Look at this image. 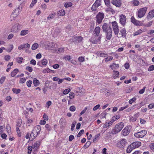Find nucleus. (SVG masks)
I'll list each match as a JSON object with an SVG mask.
<instances>
[{
    "label": "nucleus",
    "mask_w": 154,
    "mask_h": 154,
    "mask_svg": "<svg viewBox=\"0 0 154 154\" xmlns=\"http://www.w3.org/2000/svg\"><path fill=\"white\" fill-rule=\"evenodd\" d=\"M101 29L100 27H96L93 31L94 38H91L90 41L93 44H97L100 42L101 38L102 35L100 34Z\"/></svg>",
    "instance_id": "nucleus-1"
},
{
    "label": "nucleus",
    "mask_w": 154,
    "mask_h": 154,
    "mask_svg": "<svg viewBox=\"0 0 154 154\" xmlns=\"http://www.w3.org/2000/svg\"><path fill=\"white\" fill-rule=\"evenodd\" d=\"M124 124L123 122H120L116 124L111 131V133L115 134L119 132L123 128Z\"/></svg>",
    "instance_id": "nucleus-2"
},
{
    "label": "nucleus",
    "mask_w": 154,
    "mask_h": 154,
    "mask_svg": "<svg viewBox=\"0 0 154 154\" xmlns=\"http://www.w3.org/2000/svg\"><path fill=\"white\" fill-rule=\"evenodd\" d=\"M147 9V7H145L138 9L136 12V15L137 17L141 18L143 17L145 14Z\"/></svg>",
    "instance_id": "nucleus-3"
},
{
    "label": "nucleus",
    "mask_w": 154,
    "mask_h": 154,
    "mask_svg": "<svg viewBox=\"0 0 154 154\" xmlns=\"http://www.w3.org/2000/svg\"><path fill=\"white\" fill-rule=\"evenodd\" d=\"M147 131L145 130H142L134 134V136L137 138H142L146 134Z\"/></svg>",
    "instance_id": "nucleus-4"
},
{
    "label": "nucleus",
    "mask_w": 154,
    "mask_h": 154,
    "mask_svg": "<svg viewBox=\"0 0 154 154\" xmlns=\"http://www.w3.org/2000/svg\"><path fill=\"white\" fill-rule=\"evenodd\" d=\"M112 25L114 33L116 35H118L119 32V28L117 23L116 21H114L112 22Z\"/></svg>",
    "instance_id": "nucleus-5"
},
{
    "label": "nucleus",
    "mask_w": 154,
    "mask_h": 154,
    "mask_svg": "<svg viewBox=\"0 0 154 154\" xmlns=\"http://www.w3.org/2000/svg\"><path fill=\"white\" fill-rule=\"evenodd\" d=\"M104 14L103 13L99 12L96 16V22L98 24L101 23L103 19L104 18Z\"/></svg>",
    "instance_id": "nucleus-6"
},
{
    "label": "nucleus",
    "mask_w": 154,
    "mask_h": 154,
    "mask_svg": "<svg viewBox=\"0 0 154 154\" xmlns=\"http://www.w3.org/2000/svg\"><path fill=\"white\" fill-rule=\"evenodd\" d=\"M126 19V17L125 15L122 14L119 16V23L123 26L125 25Z\"/></svg>",
    "instance_id": "nucleus-7"
},
{
    "label": "nucleus",
    "mask_w": 154,
    "mask_h": 154,
    "mask_svg": "<svg viewBox=\"0 0 154 154\" xmlns=\"http://www.w3.org/2000/svg\"><path fill=\"white\" fill-rule=\"evenodd\" d=\"M126 140L125 139L121 140L117 143V146L120 148H123L126 145Z\"/></svg>",
    "instance_id": "nucleus-8"
},
{
    "label": "nucleus",
    "mask_w": 154,
    "mask_h": 154,
    "mask_svg": "<svg viewBox=\"0 0 154 154\" xmlns=\"http://www.w3.org/2000/svg\"><path fill=\"white\" fill-rule=\"evenodd\" d=\"M130 127L128 126H127L122 130V134L124 136H127L130 133Z\"/></svg>",
    "instance_id": "nucleus-9"
},
{
    "label": "nucleus",
    "mask_w": 154,
    "mask_h": 154,
    "mask_svg": "<svg viewBox=\"0 0 154 154\" xmlns=\"http://www.w3.org/2000/svg\"><path fill=\"white\" fill-rule=\"evenodd\" d=\"M21 26L19 23H16L13 26L11 30L14 32H16L20 29Z\"/></svg>",
    "instance_id": "nucleus-10"
},
{
    "label": "nucleus",
    "mask_w": 154,
    "mask_h": 154,
    "mask_svg": "<svg viewBox=\"0 0 154 154\" xmlns=\"http://www.w3.org/2000/svg\"><path fill=\"white\" fill-rule=\"evenodd\" d=\"M111 3L117 7H119L122 5V2L120 0H112Z\"/></svg>",
    "instance_id": "nucleus-11"
},
{
    "label": "nucleus",
    "mask_w": 154,
    "mask_h": 154,
    "mask_svg": "<svg viewBox=\"0 0 154 154\" xmlns=\"http://www.w3.org/2000/svg\"><path fill=\"white\" fill-rule=\"evenodd\" d=\"M16 11V10L15 9L14 10V12L11 14L10 17L11 21L14 20L18 16V14Z\"/></svg>",
    "instance_id": "nucleus-12"
},
{
    "label": "nucleus",
    "mask_w": 154,
    "mask_h": 154,
    "mask_svg": "<svg viewBox=\"0 0 154 154\" xmlns=\"http://www.w3.org/2000/svg\"><path fill=\"white\" fill-rule=\"evenodd\" d=\"M132 146V148L134 149H135L139 147V146H141V143L140 142L137 141L134 142L131 144Z\"/></svg>",
    "instance_id": "nucleus-13"
},
{
    "label": "nucleus",
    "mask_w": 154,
    "mask_h": 154,
    "mask_svg": "<svg viewBox=\"0 0 154 154\" xmlns=\"http://www.w3.org/2000/svg\"><path fill=\"white\" fill-rule=\"evenodd\" d=\"M111 29L110 26L106 23H104L103 25L102 29L103 32Z\"/></svg>",
    "instance_id": "nucleus-14"
},
{
    "label": "nucleus",
    "mask_w": 154,
    "mask_h": 154,
    "mask_svg": "<svg viewBox=\"0 0 154 154\" xmlns=\"http://www.w3.org/2000/svg\"><path fill=\"white\" fill-rule=\"evenodd\" d=\"M41 142L40 141H37L36 142L34 143L33 145V148L35 150H37L39 148L41 145Z\"/></svg>",
    "instance_id": "nucleus-15"
},
{
    "label": "nucleus",
    "mask_w": 154,
    "mask_h": 154,
    "mask_svg": "<svg viewBox=\"0 0 154 154\" xmlns=\"http://www.w3.org/2000/svg\"><path fill=\"white\" fill-rule=\"evenodd\" d=\"M38 134L34 129L31 132L30 135V137L32 138V139H35L38 135Z\"/></svg>",
    "instance_id": "nucleus-16"
},
{
    "label": "nucleus",
    "mask_w": 154,
    "mask_h": 154,
    "mask_svg": "<svg viewBox=\"0 0 154 154\" xmlns=\"http://www.w3.org/2000/svg\"><path fill=\"white\" fill-rule=\"evenodd\" d=\"M109 67L112 70L116 69L119 68V65L118 64H116L114 62Z\"/></svg>",
    "instance_id": "nucleus-17"
},
{
    "label": "nucleus",
    "mask_w": 154,
    "mask_h": 154,
    "mask_svg": "<svg viewBox=\"0 0 154 154\" xmlns=\"http://www.w3.org/2000/svg\"><path fill=\"white\" fill-rule=\"evenodd\" d=\"M154 17V10L150 11L149 13L147 16V19L152 18Z\"/></svg>",
    "instance_id": "nucleus-18"
},
{
    "label": "nucleus",
    "mask_w": 154,
    "mask_h": 154,
    "mask_svg": "<svg viewBox=\"0 0 154 154\" xmlns=\"http://www.w3.org/2000/svg\"><path fill=\"white\" fill-rule=\"evenodd\" d=\"M122 37H126L127 35L126 30L125 28L122 29L120 31Z\"/></svg>",
    "instance_id": "nucleus-19"
},
{
    "label": "nucleus",
    "mask_w": 154,
    "mask_h": 154,
    "mask_svg": "<svg viewBox=\"0 0 154 154\" xmlns=\"http://www.w3.org/2000/svg\"><path fill=\"white\" fill-rule=\"evenodd\" d=\"M119 71L115 70H113L112 77L114 79H115L117 78H118L119 77Z\"/></svg>",
    "instance_id": "nucleus-20"
},
{
    "label": "nucleus",
    "mask_w": 154,
    "mask_h": 154,
    "mask_svg": "<svg viewBox=\"0 0 154 154\" xmlns=\"http://www.w3.org/2000/svg\"><path fill=\"white\" fill-rule=\"evenodd\" d=\"M34 129L36 131V132L38 134H40L41 129V126L39 125H37L34 128Z\"/></svg>",
    "instance_id": "nucleus-21"
},
{
    "label": "nucleus",
    "mask_w": 154,
    "mask_h": 154,
    "mask_svg": "<svg viewBox=\"0 0 154 154\" xmlns=\"http://www.w3.org/2000/svg\"><path fill=\"white\" fill-rule=\"evenodd\" d=\"M65 10L64 9H61L57 12V15L59 16H64L65 15Z\"/></svg>",
    "instance_id": "nucleus-22"
},
{
    "label": "nucleus",
    "mask_w": 154,
    "mask_h": 154,
    "mask_svg": "<svg viewBox=\"0 0 154 154\" xmlns=\"http://www.w3.org/2000/svg\"><path fill=\"white\" fill-rule=\"evenodd\" d=\"M33 84L34 86L37 87L40 85V82L36 78H35L33 79Z\"/></svg>",
    "instance_id": "nucleus-23"
},
{
    "label": "nucleus",
    "mask_w": 154,
    "mask_h": 154,
    "mask_svg": "<svg viewBox=\"0 0 154 154\" xmlns=\"http://www.w3.org/2000/svg\"><path fill=\"white\" fill-rule=\"evenodd\" d=\"M120 117V116L119 115H118L113 116L111 120L113 123L114 122L119 119Z\"/></svg>",
    "instance_id": "nucleus-24"
},
{
    "label": "nucleus",
    "mask_w": 154,
    "mask_h": 154,
    "mask_svg": "<svg viewBox=\"0 0 154 154\" xmlns=\"http://www.w3.org/2000/svg\"><path fill=\"white\" fill-rule=\"evenodd\" d=\"M144 31L143 29H140L138 30L137 31L135 32L133 34V35L134 36H135L136 35H138L140 34H141L142 32H144Z\"/></svg>",
    "instance_id": "nucleus-25"
},
{
    "label": "nucleus",
    "mask_w": 154,
    "mask_h": 154,
    "mask_svg": "<svg viewBox=\"0 0 154 154\" xmlns=\"http://www.w3.org/2000/svg\"><path fill=\"white\" fill-rule=\"evenodd\" d=\"M18 72L19 70L18 69H14L11 73V76L13 77H14Z\"/></svg>",
    "instance_id": "nucleus-26"
},
{
    "label": "nucleus",
    "mask_w": 154,
    "mask_h": 154,
    "mask_svg": "<svg viewBox=\"0 0 154 154\" xmlns=\"http://www.w3.org/2000/svg\"><path fill=\"white\" fill-rule=\"evenodd\" d=\"M113 123L112 122L111 120L109 122H106L105 124L103 125V128H107L109 126L111 125Z\"/></svg>",
    "instance_id": "nucleus-27"
},
{
    "label": "nucleus",
    "mask_w": 154,
    "mask_h": 154,
    "mask_svg": "<svg viewBox=\"0 0 154 154\" xmlns=\"http://www.w3.org/2000/svg\"><path fill=\"white\" fill-rule=\"evenodd\" d=\"M131 3L134 6H138L140 4L139 1L137 0H133L131 2Z\"/></svg>",
    "instance_id": "nucleus-28"
},
{
    "label": "nucleus",
    "mask_w": 154,
    "mask_h": 154,
    "mask_svg": "<svg viewBox=\"0 0 154 154\" xmlns=\"http://www.w3.org/2000/svg\"><path fill=\"white\" fill-rule=\"evenodd\" d=\"M29 32V31L28 30H23L21 31L20 35L21 36H24L28 34Z\"/></svg>",
    "instance_id": "nucleus-29"
},
{
    "label": "nucleus",
    "mask_w": 154,
    "mask_h": 154,
    "mask_svg": "<svg viewBox=\"0 0 154 154\" xmlns=\"http://www.w3.org/2000/svg\"><path fill=\"white\" fill-rule=\"evenodd\" d=\"M98 54H99V56L102 57H105L108 55V54L106 52L103 53L101 51H98L97 53Z\"/></svg>",
    "instance_id": "nucleus-30"
},
{
    "label": "nucleus",
    "mask_w": 154,
    "mask_h": 154,
    "mask_svg": "<svg viewBox=\"0 0 154 154\" xmlns=\"http://www.w3.org/2000/svg\"><path fill=\"white\" fill-rule=\"evenodd\" d=\"M108 7L107 8L106 10V12H109V13H111L112 14H113L115 13V11L114 9H113L111 7Z\"/></svg>",
    "instance_id": "nucleus-31"
},
{
    "label": "nucleus",
    "mask_w": 154,
    "mask_h": 154,
    "mask_svg": "<svg viewBox=\"0 0 154 154\" xmlns=\"http://www.w3.org/2000/svg\"><path fill=\"white\" fill-rule=\"evenodd\" d=\"M22 120L21 119H18L17 120L16 124V128H19L20 127L22 123Z\"/></svg>",
    "instance_id": "nucleus-32"
},
{
    "label": "nucleus",
    "mask_w": 154,
    "mask_h": 154,
    "mask_svg": "<svg viewBox=\"0 0 154 154\" xmlns=\"http://www.w3.org/2000/svg\"><path fill=\"white\" fill-rule=\"evenodd\" d=\"M112 32L105 34L106 36L107 39L110 40L111 39L112 37Z\"/></svg>",
    "instance_id": "nucleus-33"
},
{
    "label": "nucleus",
    "mask_w": 154,
    "mask_h": 154,
    "mask_svg": "<svg viewBox=\"0 0 154 154\" xmlns=\"http://www.w3.org/2000/svg\"><path fill=\"white\" fill-rule=\"evenodd\" d=\"M133 149H134L132 148V146L131 145V144L128 147L126 150V152L127 153H130L132 151Z\"/></svg>",
    "instance_id": "nucleus-34"
},
{
    "label": "nucleus",
    "mask_w": 154,
    "mask_h": 154,
    "mask_svg": "<svg viewBox=\"0 0 154 154\" xmlns=\"http://www.w3.org/2000/svg\"><path fill=\"white\" fill-rule=\"evenodd\" d=\"M74 38L79 43L82 42L83 40V38L81 36H75L74 37Z\"/></svg>",
    "instance_id": "nucleus-35"
},
{
    "label": "nucleus",
    "mask_w": 154,
    "mask_h": 154,
    "mask_svg": "<svg viewBox=\"0 0 154 154\" xmlns=\"http://www.w3.org/2000/svg\"><path fill=\"white\" fill-rule=\"evenodd\" d=\"M24 60L23 58L22 57H18L16 58L17 62L19 64L22 63L23 62V61Z\"/></svg>",
    "instance_id": "nucleus-36"
},
{
    "label": "nucleus",
    "mask_w": 154,
    "mask_h": 154,
    "mask_svg": "<svg viewBox=\"0 0 154 154\" xmlns=\"http://www.w3.org/2000/svg\"><path fill=\"white\" fill-rule=\"evenodd\" d=\"M72 5V3L70 2H66L64 4V7L66 8L70 7Z\"/></svg>",
    "instance_id": "nucleus-37"
},
{
    "label": "nucleus",
    "mask_w": 154,
    "mask_h": 154,
    "mask_svg": "<svg viewBox=\"0 0 154 154\" xmlns=\"http://www.w3.org/2000/svg\"><path fill=\"white\" fill-rule=\"evenodd\" d=\"M12 91L14 93L16 94H19L21 91V90L20 89H17L14 88L12 89Z\"/></svg>",
    "instance_id": "nucleus-38"
},
{
    "label": "nucleus",
    "mask_w": 154,
    "mask_h": 154,
    "mask_svg": "<svg viewBox=\"0 0 154 154\" xmlns=\"http://www.w3.org/2000/svg\"><path fill=\"white\" fill-rule=\"evenodd\" d=\"M133 24L136 26H141L143 25V23H141L140 21L137 20H135Z\"/></svg>",
    "instance_id": "nucleus-39"
},
{
    "label": "nucleus",
    "mask_w": 154,
    "mask_h": 154,
    "mask_svg": "<svg viewBox=\"0 0 154 154\" xmlns=\"http://www.w3.org/2000/svg\"><path fill=\"white\" fill-rule=\"evenodd\" d=\"M38 45L37 43H34L32 46V49L35 50L38 47Z\"/></svg>",
    "instance_id": "nucleus-40"
},
{
    "label": "nucleus",
    "mask_w": 154,
    "mask_h": 154,
    "mask_svg": "<svg viewBox=\"0 0 154 154\" xmlns=\"http://www.w3.org/2000/svg\"><path fill=\"white\" fill-rule=\"evenodd\" d=\"M56 15V14L55 13H51L50 14L49 16L47 17L48 20H50V19H52Z\"/></svg>",
    "instance_id": "nucleus-41"
},
{
    "label": "nucleus",
    "mask_w": 154,
    "mask_h": 154,
    "mask_svg": "<svg viewBox=\"0 0 154 154\" xmlns=\"http://www.w3.org/2000/svg\"><path fill=\"white\" fill-rule=\"evenodd\" d=\"M100 136V133L98 134L97 135H95L94 137V139L93 141L95 143L96 141L99 139V138Z\"/></svg>",
    "instance_id": "nucleus-42"
},
{
    "label": "nucleus",
    "mask_w": 154,
    "mask_h": 154,
    "mask_svg": "<svg viewBox=\"0 0 154 154\" xmlns=\"http://www.w3.org/2000/svg\"><path fill=\"white\" fill-rule=\"evenodd\" d=\"M101 0H96L95 2L94 3V5L97 7H99L101 5L100 2Z\"/></svg>",
    "instance_id": "nucleus-43"
},
{
    "label": "nucleus",
    "mask_w": 154,
    "mask_h": 154,
    "mask_svg": "<svg viewBox=\"0 0 154 154\" xmlns=\"http://www.w3.org/2000/svg\"><path fill=\"white\" fill-rule=\"evenodd\" d=\"M71 91V89L70 88H68L65 89L63 91V94L64 95H66L68 94Z\"/></svg>",
    "instance_id": "nucleus-44"
},
{
    "label": "nucleus",
    "mask_w": 154,
    "mask_h": 154,
    "mask_svg": "<svg viewBox=\"0 0 154 154\" xmlns=\"http://www.w3.org/2000/svg\"><path fill=\"white\" fill-rule=\"evenodd\" d=\"M69 97L70 99H73L75 97L74 94L73 92H70L69 94V96H67V97Z\"/></svg>",
    "instance_id": "nucleus-45"
},
{
    "label": "nucleus",
    "mask_w": 154,
    "mask_h": 154,
    "mask_svg": "<svg viewBox=\"0 0 154 154\" xmlns=\"http://www.w3.org/2000/svg\"><path fill=\"white\" fill-rule=\"evenodd\" d=\"M136 100V98L134 97L130 100L128 103L130 104H132L133 102H135Z\"/></svg>",
    "instance_id": "nucleus-46"
},
{
    "label": "nucleus",
    "mask_w": 154,
    "mask_h": 154,
    "mask_svg": "<svg viewBox=\"0 0 154 154\" xmlns=\"http://www.w3.org/2000/svg\"><path fill=\"white\" fill-rule=\"evenodd\" d=\"M41 63L43 65H46L48 63V60L46 59H43L41 60Z\"/></svg>",
    "instance_id": "nucleus-47"
},
{
    "label": "nucleus",
    "mask_w": 154,
    "mask_h": 154,
    "mask_svg": "<svg viewBox=\"0 0 154 154\" xmlns=\"http://www.w3.org/2000/svg\"><path fill=\"white\" fill-rule=\"evenodd\" d=\"M37 0H32L31 3L30 4L29 6L30 8H32L37 2Z\"/></svg>",
    "instance_id": "nucleus-48"
},
{
    "label": "nucleus",
    "mask_w": 154,
    "mask_h": 154,
    "mask_svg": "<svg viewBox=\"0 0 154 154\" xmlns=\"http://www.w3.org/2000/svg\"><path fill=\"white\" fill-rule=\"evenodd\" d=\"M113 59V57L112 56H109L105 58L104 60L106 62H108L109 61Z\"/></svg>",
    "instance_id": "nucleus-49"
},
{
    "label": "nucleus",
    "mask_w": 154,
    "mask_h": 154,
    "mask_svg": "<svg viewBox=\"0 0 154 154\" xmlns=\"http://www.w3.org/2000/svg\"><path fill=\"white\" fill-rule=\"evenodd\" d=\"M52 102L51 101H49L47 102L45 104V107L47 108H48L49 106L51 105Z\"/></svg>",
    "instance_id": "nucleus-50"
},
{
    "label": "nucleus",
    "mask_w": 154,
    "mask_h": 154,
    "mask_svg": "<svg viewBox=\"0 0 154 154\" xmlns=\"http://www.w3.org/2000/svg\"><path fill=\"white\" fill-rule=\"evenodd\" d=\"M32 84V81L31 80L28 81L26 82V85L27 87L30 88L31 86V85Z\"/></svg>",
    "instance_id": "nucleus-51"
},
{
    "label": "nucleus",
    "mask_w": 154,
    "mask_h": 154,
    "mask_svg": "<svg viewBox=\"0 0 154 154\" xmlns=\"http://www.w3.org/2000/svg\"><path fill=\"white\" fill-rule=\"evenodd\" d=\"M149 147L150 149L154 152V143H151Z\"/></svg>",
    "instance_id": "nucleus-52"
},
{
    "label": "nucleus",
    "mask_w": 154,
    "mask_h": 154,
    "mask_svg": "<svg viewBox=\"0 0 154 154\" xmlns=\"http://www.w3.org/2000/svg\"><path fill=\"white\" fill-rule=\"evenodd\" d=\"M91 143L90 141H87L86 143L84 145V147L85 148H87L91 145Z\"/></svg>",
    "instance_id": "nucleus-53"
},
{
    "label": "nucleus",
    "mask_w": 154,
    "mask_h": 154,
    "mask_svg": "<svg viewBox=\"0 0 154 154\" xmlns=\"http://www.w3.org/2000/svg\"><path fill=\"white\" fill-rule=\"evenodd\" d=\"M106 5L107 7H109L110 5V2L109 0H104Z\"/></svg>",
    "instance_id": "nucleus-54"
},
{
    "label": "nucleus",
    "mask_w": 154,
    "mask_h": 154,
    "mask_svg": "<svg viewBox=\"0 0 154 154\" xmlns=\"http://www.w3.org/2000/svg\"><path fill=\"white\" fill-rule=\"evenodd\" d=\"M26 81V79L25 78H21L20 80L19 83L21 84H23Z\"/></svg>",
    "instance_id": "nucleus-55"
},
{
    "label": "nucleus",
    "mask_w": 154,
    "mask_h": 154,
    "mask_svg": "<svg viewBox=\"0 0 154 154\" xmlns=\"http://www.w3.org/2000/svg\"><path fill=\"white\" fill-rule=\"evenodd\" d=\"M85 59L84 57H80L78 58V60L80 62H83L85 61Z\"/></svg>",
    "instance_id": "nucleus-56"
},
{
    "label": "nucleus",
    "mask_w": 154,
    "mask_h": 154,
    "mask_svg": "<svg viewBox=\"0 0 154 154\" xmlns=\"http://www.w3.org/2000/svg\"><path fill=\"white\" fill-rule=\"evenodd\" d=\"M64 51V49L63 48H61L58 49L57 53H59L61 52H63Z\"/></svg>",
    "instance_id": "nucleus-57"
},
{
    "label": "nucleus",
    "mask_w": 154,
    "mask_h": 154,
    "mask_svg": "<svg viewBox=\"0 0 154 154\" xmlns=\"http://www.w3.org/2000/svg\"><path fill=\"white\" fill-rule=\"evenodd\" d=\"M11 59V56L8 55H5L4 57V59L6 61H8Z\"/></svg>",
    "instance_id": "nucleus-58"
},
{
    "label": "nucleus",
    "mask_w": 154,
    "mask_h": 154,
    "mask_svg": "<svg viewBox=\"0 0 154 154\" xmlns=\"http://www.w3.org/2000/svg\"><path fill=\"white\" fill-rule=\"evenodd\" d=\"M6 79V77L5 76L2 77L0 79V83L2 84Z\"/></svg>",
    "instance_id": "nucleus-59"
},
{
    "label": "nucleus",
    "mask_w": 154,
    "mask_h": 154,
    "mask_svg": "<svg viewBox=\"0 0 154 154\" xmlns=\"http://www.w3.org/2000/svg\"><path fill=\"white\" fill-rule=\"evenodd\" d=\"M88 109V108L87 107H85L84 109L82 110L81 112L80 113V116L84 114L86 112L87 110Z\"/></svg>",
    "instance_id": "nucleus-60"
},
{
    "label": "nucleus",
    "mask_w": 154,
    "mask_h": 154,
    "mask_svg": "<svg viewBox=\"0 0 154 154\" xmlns=\"http://www.w3.org/2000/svg\"><path fill=\"white\" fill-rule=\"evenodd\" d=\"M98 7L94 5V4L91 8V10L93 11H95Z\"/></svg>",
    "instance_id": "nucleus-61"
},
{
    "label": "nucleus",
    "mask_w": 154,
    "mask_h": 154,
    "mask_svg": "<svg viewBox=\"0 0 154 154\" xmlns=\"http://www.w3.org/2000/svg\"><path fill=\"white\" fill-rule=\"evenodd\" d=\"M6 128L8 132L9 131H11V128L10 125L9 124H7Z\"/></svg>",
    "instance_id": "nucleus-62"
},
{
    "label": "nucleus",
    "mask_w": 154,
    "mask_h": 154,
    "mask_svg": "<svg viewBox=\"0 0 154 154\" xmlns=\"http://www.w3.org/2000/svg\"><path fill=\"white\" fill-rule=\"evenodd\" d=\"M154 69V65H152L150 66L148 69V70L149 71H151L153 70Z\"/></svg>",
    "instance_id": "nucleus-63"
},
{
    "label": "nucleus",
    "mask_w": 154,
    "mask_h": 154,
    "mask_svg": "<svg viewBox=\"0 0 154 154\" xmlns=\"http://www.w3.org/2000/svg\"><path fill=\"white\" fill-rule=\"evenodd\" d=\"M26 69L30 72H32L33 70L32 68L29 66H28L26 67Z\"/></svg>",
    "instance_id": "nucleus-64"
}]
</instances>
